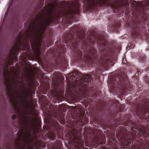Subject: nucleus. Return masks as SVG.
<instances>
[{
  "mask_svg": "<svg viewBox=\"0 0 149 149\" xmlns=\"http://www.w3.org/2000/svg\"><path fill=\"white\" fill-rule=\"evenodd\" d=\"M118 81H116L117 84L119 85V86L122 87L123 88H125L127 86H126L127 80L125 79L122 77H120L118 78Z\"/></svg>",
  "mask_w": 149,
  "mask_h": 149,
  "instance_id": "f257e3e1",
  "label": "nucleus"
},
{
  "mask_svg": "<svg viewBox=\"0 0 149 149\" xmlns=\"http://www.w3.org/2000/svg\"><path fill=\"white\" fill-rule=\"evenodd\" d=\"M78 40V43H81V44L84 45V46H86V47H89L91 45L90 43L89 42L87 43H86L85 41L81 37H79L78 38V40L76 41V42H77V41Z\"/></svg>",
  "mask_w": 149,
  "mask_h": 149,
  "instance_id": "f03ea898",
  "label": "nucleus"
},
{
  "mask_svg": "<svg viewBox=\"0 0 149 149\" xmlns=\"http://www.w3.org/2000/svg\"><path fill=\"white\" fill-rule=\"evenodd\" d=\"M15 49H14V50L13 51H12L11 52V53L10 55V57H13L14 58H16V56L15 54ZM13 61V59H12L11 58H10L9 59H8V62H6V66H7L8 65H10V62H12Z\"/></svg>",
  "mask_w": 149,
  "mask_h": 149,
  "instance_id": "7ed1b4c3",
  "label": "nucleus"
},
{
  "mask_svg": "<svg viewBox=\"0 0 149 149\" xmlns=\"http://www.w3.org/2000/svg\"><path fill=\"white\" fill-rule=\"evenodd\" d=\"M145 105L141 110L142 112L144 113L148 111V107H149V104L148 102L146 103Z\"/></svg>",
  "mask_w": 149,
  "mask_h": 149,
  "instance_id": "20e7f679",
  "label": "nucleus"
},
{
  "mask_svg": "<svg viewBox=\"0 0 149 149\" xmlns=\"http://www.w3.org/2000/svg\"><path fill=\"white\" fill-rule=\"evenodd\" d=\"M79 75V73L77 71H75L72 72L70 74V75L71 76H73L75 78H76V80L77 79V77H78Z\"/></svg>",
  "mask_w": 149,
  "mask_h": 149,
  "instance_id": "39448f33",
  "label": "nucleus"
},
{
  "mask_svg": "<svg viewBox=\"0 0 149 149\" xmlns=\"http://www.w3.org/2000/svg\"><path fill=\"white\" fill-rule=\"evenodd\" d=\"M76 56L79 59H82L83 58H84V57H82L81 53L79 51H78L77 52H76Z\"/></svg>",
  "mask_w": 149,
  "mask_h": 149,
  "instance_id": "423d86ee",
  "label": "nucleus"
},
{
  "mask_svg": "<svg viewBox=\"0 0 149 149\" xmlns=\"http://www.w3.org/2000/svg\"><path fill=\"white\" fill-rule=\"evenodd\" d=\"M95 53L96 52L95 50L93 49L92 48V49L90 50L89 53V54L93 58H94L95 55Z\"/></svg>",
  "mask_w": 149,
  "mask_h": 149,
  "instance_id": "0eeeda50",
  "label": "nucleus"
},
{
  "mask_svg": "<svg viewBox=\"0 0 149 149\" xmlns=\"http://www.w3.org/2000/svg\"><path fill=\"white\" fill-rule=\"evenodd\" d=\"M84 77L86 79L85 81H88L90 80V76L89 75H85L84 76Z\"/></svg>",
  "mask_w": 149,
  "mask_h": 149,
  "instance_id": "6e6552de",
  "label": "nucleus"
},
{
  "mask_svg": "<svg viewBox=\"0 0 149 149\" xmlns=\"http://www.w3.org/2000/svg\"><path fill=\"white\" fill-rule=\"evenodd\" d=\"M3 22H3L0 29V34L4 31V28L3 27L4 24Z\"/></svg>",
  "mask_w": 149,
  "mask_h": 149,
  "instance_id": "1a4fd4ad",
  "label": "nucleus"
},
{
  "mask_svg": "<svg viewBox=\"0 0 149 149\" xmlns=\"http://www.w3.org/2000/svg\"><path fill=\"white\" fill-rule=\"evenodd\" d=\"M13 0H12L11 1V2H10L9 3V8H8V10H10L11 9V6H12V3H13Z\"/></svg>",
  "mask_w": 149,
  "mask_h": 149,
  "instance_id": "9d476101",
  "label": "nucleus"
},
{
  "mask_svg": "<svg viewBox=\"0 0 149 149\" xmlns=\"http://www.w3.org/2000/svg\"><path fill=\"white\" fill-rule=\"evenodd\" d=\"M88 58H87V60H88V59H89V60H91V59L92 60L93 58V57H92L91 56V55L89 54H88Z\"/></svg>",
  "mask_w": 149,
  "mask_h": 149,
  "instance_id": "9b49d317",
  "label": "nucleus"
},
{
  "mask_svg": "<svg viewBox=\"0 0 149 149\" xmlns=\"http://www.w3.org/2000/svg\"><path fill=\"white\" fill-rule=\"evenodd\" d=\"M74 31H77V28L76 27L75 28H74Z\"/></svg>",
  "mask_w": 149,
  "mask_h": 149,
  "instance_id": "f8f14e48",
  "label": "nucleus"
},
{
  "mask_svg": "<svg viewBox=\"0 0 149 149\" xmlns=\"http://www.w3.org/2000/svg\"><path fill=\"white\" fill-rule=\"evenodd\" d=\"M75 45H78V43H76L75 44Z\"/></svg>",
  "mask_w": 149,
  "mask_h": 149,
  "instance_id": "ddd939ff",
  "label": "nucleus"
}]
</instances>
